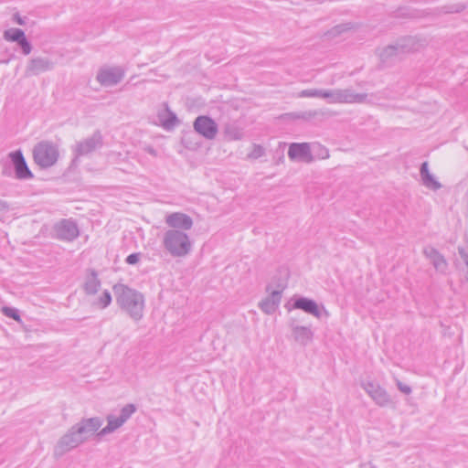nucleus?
I'll return each instance as SVG.
<instances>
[{"instance_id":"nucleus-1","label":"nucleus","mask_w":468,"mask_h":468,"mask_svg":"<svg viewBox=\"0 0 468 468\" xmlns=\"http://www.w3.org/2000/svg\"><path fill=\"white\" fill-rule=\"evenodd\" d=\"M116 302L131 318L139 321L144 315V298L138 291L118 283L113 286Z\"/></svg>"},{"instance_id":"nucleus-2","label":"nucleus","mask_w":468,"mask_h":468,"mask_svg":"<svg viewBox=\"0 0 468 468\" xmlns=\"http://www.w3.org/2000/svg\"><path fill=\"white\" fill-rule=\"evenodd\" d=\"M164 249L175 258H183L188 255L193 248L188 234L179 229H168L163 235Z\"/></svg>"},{"instance_id":"nucleus-3","label":"nucleus","mask_w":468,"mask_h":468,"mask_svg":"<svg viewBox=\"0 0 468 468\" xmlns=\"http://www.w3.org/2000/svg\"><path fill=\"white\" fill-rule=\"evenodd\" d=\"M59 156L58 147L50 141H41L33 149L35 163L42 168L54 165Z\"/></svg>"},{"instance_id":"nucleus-4","label":"nucleus","mask_w":468,"mask_h":468,"mask_svg":"<svg viewBox=\"0 0 468 468\" xmlns=\"http://www.w3.org/2000/svg\"><path fill=\"white\" fill-rule=\"evenodd\" d=\"M136 411V407L134 404H126L122 408L120 415L116 417L115 415L110 414L107 416V425L102 428L99 432L98 436L102 437L107 434H110L115 431L117 429L122 427Z\"/></svg>"},{"instance_id":"nucleus-5","label":"nucleus","mask_w":468,"mask_h":468,"mask_svg":"<svg viewBox=\"0 0 468 468\" xmlns=\"http://www.w3.org/2000/svg\"><path fill=\"white\" fill-rule=\"evenodd\" d=\"M360 386L378 406L388 407L392 403L391 397L379 383L366 379Z\"/></svg>"},{"instance_id":"nucleus-6","label":"nucleus","mask_w":468,"mask_h":468,"mask_svg":"<svg viewBox=\"0 0 468 468\" xmlns=\"http://www.w3.org/2000/svg\"><path fill=\"white\" fill-rule=\"evenodd\" d=\"M82 440L80 439L77 431L73 426L58 441L54 448L55 457H61L66 452L77 448L82 444Z\"/></svg>"},{"instance_id":"nucleus-7","label":"nucleus","mask_w":468,"mask_h":468,"mask_svg":"<svg viewBox=\"0 0 468 468\" xmlns=\"http://www.w3.org/2000/svg\"><path fill=\"white\" fill-rule=\"evenodd\" d=\"M193 128L199 135L209 141L214 140L218 133L217 122L207 115L197 116L193 122Z\"/></svg>"},{"instance_id":"nucleus-8","label":"nucleus","mask_w":468,"mask_h":468,"mask_svg":"<svg viewBox=\"0 0 468 468\" xmlns=\"http://www.w3.org/2000/svg\"><path fill=\"white\" fill-rule=\"evenodd\" d=\"M102 423L103 421L101 418L92 417L80 420L73 425V428L77 431L80 439L82 440V442H85L99 431Z\"/></svg>"},{"instance_id":"nucleus-9","label":"nucleus","mask_w":468,"mask_h":468,"mask_svg":"<svg viewBox=\"0 0 468 468\" xmlns=\"http://www.w3.org/2000/svg\"><path fill=\"white\" fill-rule=\"evenodd\" d=\"M124 74L121 67H103L99 69L96 80L103 87H112L122 81Z\"/></svg>"},{"instance_id":"nucleus-10","label":"nucleus","mask_w":468,"mask_h":468,"mask_svg":"<svg viewBox=\"0 0 468 468\" xmlns=\"http://www.w3.org/2000/svg\"><path fill=\"white\" fill-rule=\"evenodd\" d=\"M102 146V136L100 132H95L90 137L78 142L73 148L75 158L91 154Z\"/></svg>"},{"instance_id":"nucleus-11","label":"nucleus","mask_w":468,"mask_h":468,"mask_svg":"<svg viewBox=\"0 0 468 468\" xmlns=\"http://www.w3.org/2000/svg\"><path fill=\"white\" fill-rule=\"evenodd\" d=\"M288 157L292 161L310 164L314 162V156L311 151L309 143H292L289 145Z\"/></svg>"},{"instance_id":"nucleus-12","label":"nucleus","mask_w":468,"mask_h":468,"mask_svg":"<svg viewBox=\"0 0 468 468\" xmlns=\"http://www.w3.org/2000/svg\"><path fill=\"white\" fill-rule=\"evenodd\" d=\"M8 157L10 158L14 169L16 177L20 180H27L33 178V174L27 166L26 159L21 150H16L9 153Z\"/></svg>"},{"instance_id":"nucleus-13","label":"nucleus","mask_w":468,"mask_h":468,"mask_svg":"<svg viewBox=\"0 0 468 468\" xmlns=\"http://www.w3.org/2000/svg\"><path fill=\"white\" fill-rule=\"evenodd\" d=\"M292 307L294 309L302 310L316 318H321L323 315L325 317L329 316V313L326 309L324 307L320 309L314 300L306 297L296 298L292 303Z\"/></svg>"},{"instance_id":"nucleus-14","label":"nucleus","mask_w":468,"mask_h":468,"mask_svg":"<svg viewBox=\"0 0 468 468\" xmlns=\"http://www.w3.org/2000/svg\"><path fill=\"white\" fill-rule=\"evenodd\" d=\"M54 69V63L48 58L36 57L28 60L25 75L27 77L37 76L43 72L52 70Z\"/></svg>"},{"instance_id":"nucleus-15","label":"nucleus","mask_w":468,"mask_h":468,"mask_svg":"<svg viewBox=\"0 0 468 468\" xmlns=\"http://www.w3.org/2000/svg\"><path fill=\"white\" fill-rule=\"evenodd\" d=\"M57 238L61 240L72 241L79 237L80 231L75 221L62 219L55 226Z\"/></svg>"},{"instance_id":"nucleus-16","label":"nucleus","mask_w":468,"mask_h":468,"mask_svg":"<svg viewBox=\"0 0 468 468\" xmlns=\"http://www.w3.org/2000/svg\"><path fill=\"white\" fill-rule=\"evenodd\" d=\"M165 223L170 229L186 231L192 229L193 219L190 216L182 212H173L165 217Z\"/></svg>"},{"instance_id":"nucleus-17","label":"nucleus","mask_w":468,"mask_h":468,"mask_svg":"<svg viewBox=\"0 0 468 468\" xmlns=\"http://www.w3.org/2000/svg\"><path fill=\"white\" fill-rule=\"evenodd\" d=\"M396 43L403 55L410 52L419 51L428 44V41L423 37L409 36L398 39Z\"/></svg>"},{"instance_id":"nucleus-18","label":"nucleus","mask_w":468,"mask_h":468,"mask_svg":"<svg viewBox=\"0 0 468 468\" xmlns=\"http://www.w3.org/2000/svg\"><path fill=\"white\" fill-rule=\"evenodd\" d=\"M293 339L300 345L305 346L312 342L314 333L309 326L297 325L293 322L290 324Z\"/></svg>"},{"instance_id":"nucleus-19","label":"nucleus","mask_w":468,"mask_h":468,"mask_svg":"<svg viewBox=\"0 0 468 468\" xmlns=\"http://www.w3.org/2000/svg\"><path fill=\"white\" fill-rule=\"evenodd\" d=\"M423 254L430 260L436 271L445 272L448 263L445 258L433 247L428 246L423 249Z\"/></svg>"},{"instance_id":"nucleus-20","label":"nucleus","mask_w":468,"mask_h":468,"mask_svg":"<svg viewBox=\"0 0 468 468\" xmlns=\"http://www.w3.org/2000/svg\"><path fill=\"white\" fill-rule=\"evenodd\" d=\"M282 299V293L280 291H273L271 295L263 299L259 306L262 312L267 314H273L278 308Z\"/></svg>"},{"instance_id":"nucleus-21","label":"nucleus","mask_w":468,"mask_h":468,"mask_svg":"<svg viewBox=\"0 0 468 468\" xmlns=\"http://www.w3.org/2000/svg\"><path fill=\"white\" fill-rule=\"evenodd\" d=\"M367 93H357L352 89H342V104L368 103Z\"/></svg>"},{"instance_id":"nucleus-22","label":"nucleus","mask_w":468,"mask_h":468,"mask_svg":"<svg viewBox=\"0 0 468 468\" xmlns=\"http://www.w3.org/2000/svg\"><path fill=\"white\" fill-rule=\"evenodd\" d=\"M420 174L425 187L431 190H438L441 187V183L430 173L428 162L421 164Z\"/></svg>"},{"instance_id":"nucleus-23","label":"nucleus","mask_w":468,"mask_h":468,"mask_svg":"<svg viewBox=\"0 0 468 468\" xmlns=\"http://www.w3.org/2000/svg\"><path fill=\"white\" fill-rule=\"evenodd\" d=\"M401 55L402 52H400L397 43L388 45L378 50L379 58L383 63H389Z\"/></svg>"},{"instance_id":"nucleus-24","label":"nucleus","mask_w":468,"mask_h":468,"mask_svg":"<svg viewBox=\"0 0 468 468\" xmlns=\"http://www.w3.org/2000/svg\"><path fill=\"white\" fill-rule=\"evenodd\" d=\"M101 287V281L98 278L97 272L90 270V275L87 276L84 283V291L89 295H94L98 292Z\"/></svg>"},{"instance_id":"nucleus-25","label":"nucleus","mask_w":468,"mask_h":468,"mask_svg":"<svg viewBox=\"0 0 468 468\" xmlns=\"http://www.w3.org/2000/svg\"><path fill=\"white\" fill-rule=\"evenodd\" d=\"M158 117L162 122L163 127L166 130L174 128L177 122L176 115L167 107L163 112L159 113Z\"/></svg>"},{"instance_id":"nucleus-26","label":"nucleus","mask_w":468,"mask_h":468,"mask_svg":"<svg viewBox=\"0 0 468 468\" xmlns=\"http://www.w3.org/2000/svg\"><path fill=\"white\" fill-rule=\"evenodd\" d=\"M224 134L227 140L229 141H239L244 136L242 129L234 123H228L225 125Z\"/></svg>"},{"instance_id":"nucleus-27","label":"nucleus","mask_w":468,"mask_h":468,"mask_svg":"<svg viewBox=\"0 0 468 468\" xmlns=\"http://www.w3.org/2000/svg\"><path fill=\"white\" fill-rule=\"evenodd\" d=\"M323 99L331 104H342V89L324 90Z\"/></svg>"},{"instance_id":"nucleus-28","label":"nucleus","mask_w":468,"mask_h":468,"mask_svg":"<svg viewBox=\"0 0 468 468\" xmlns=\"http://www.w3.org/2000/svg\"><path fill=\"white\" fill-rule=\"evenodd\" d=\"M352 27H353V25L351 23L340 24V25L334 27L330 30H328L325 33V36L328 38H335V37L340 36L342 33L350 30Z\"/></svg>"},{"instance_id":"nucleus-29","label":"nucleus","mask_w":468,"mask_h":468,"mask_svg":"<svg viewBox=\"0 0 468 468\" xmlns=\"http://www.w3.org/2000/svg\"><path fill=\"white\" fill-rule=\"evenodd\" d=\"M24 36L25 32L20 28H9L5 30L3 34L5 40L16 43Z\"/></svg>"},{"instance_id":"nucleus-30","label":"nucleus","mask_w":468,"mask_h":468,"mask_svg":"<svg viewBox=\"0 0 468 468\" xmlns=\"http://www.w3.org/2000/svg\"><path fill=\"white\" fill-rule=\"evenodd\" d=\"M112 303V295L109 291L105 290L96 302L93 303L101 309H104Z\"/></svg>"},{"instance_id":"nucleus-31","label":"nucleus","mask_w":468,"mask_h":468,"mask_svg":"<svg viewBox=\"0 0 468 468\" xmlns=\"http://www.w3.org/2000/svg\"><path fill=\"white\" fill-rule=\"evenodd\" d=\"M323 90L317 89H309L303 90L299 94V98H322L323 99Z\"/></svg>"},{"instance_id":"nucleus-32","label":"nucleus","mask_w":468,"mask_h":468,"mask_svg":"<svg viewBox=\"0 0 468 468\" xmlns=\"http://www.w3.org/2000/svg\"><path fill=\"white\" fill-rule=\"evenodd\" d=\"M264 154H265L264 148L260 144H254L252 145L251 152L248 154V158L249 159H258V158L263 156Z\"/></svg>"},{"instance_id":"nucleus-33","label":"nucleus","mask_w":468,"mask_h":468,"mask_svg":"<svg viewBox=\"0 0 468 468\" xmlns=\"http://www.w3.org/2000/svg\"><path fill=\"white\" fill-rule=\"evenodd\" d=\"M16 43L20 46L22 53L24 55H28L31 53L32 46L30 42L27 39L26 35L22 37Z\"/></svg>"},{"instance_id":"nucleus-34","label":"nucleus","mask_w":468,"mask_h":468,"mask_svg":"<svg viewBox=\"0 0 468 468\" xmlns=\"http://www.w3.org/2000/svg\"><path fill=\"white\" fill-rule=\"evenodd\" d=\"M3 314L10 318H13L16 321H20V315L18 314V311L12 307H4L3 308Z\"/></svg>"},{"instance_id":"nucleus-35","label":"nucleus","mask_w":468,"mask_h":468,"mask_svg":"<svg viewBox=\"0 0 468 468\" xmlns=\"http://www.w3.org/2000/svg\"><path fill=\"white\" fill-rule=\"evenodd\" d=\"M396 385L398 389L403 394L410 395L412 392V389L409 385L402 383L399 379H396Z\"/></svg>"},{"instance_id":"nucleus-36","label":"nucleus","mask_w":468,"mask_h":468,"mask_svg":"<svg viewBox=\"0 0 468 468\" xmlns=\"http://www.w3.org/2000/svg\"><path fill=\"white\" fill-rule=\"evenodd\" d=\"M463 8H464V5H452V6H449V7H444L443 13H446V14L458 13V12L462 11Z\"/></svg>"},{"instance_id":"nucleus-37","label":"nucleus","mask_w":468,"mask_h":468,"mask_svg":"<svg viewBox=\"0 0 468 468\" xmlns=\"http://www.w3.org/2000/svg\"><path fill=\"white\" fill-rule=\"evenodd\" d=\"M140 260V253H132L127 256L125 261L130 265L136 264Z\"/></svg>"},{"instance_id":"nucleus-38","label":"nucleus","mask_w":468,"mask_h":468,"mask_svg":"<svg viewBox=\"0 0 468 468\" xmlns=\"http://www.w3.org/2000/svg\"><path fill=\"white\" fill-rule=\"evenodd\" d=\"M320 153L317 154V158L319 159H327L329 158V151L327 148L319 145Z\"/></svg>"},{"instance_id":"nucleus-39","label":"nucleus","mask_w":468,"mask_h":468,"mask_svg":"<svg viewBox=\"0 0 468 468\" xmlns=\"http://www.w3.org/2000/svg\"><path fill=\"white\" fill-rule=\"evenodd\" d=\"M458 252L468 268V251L464 248L459 247Z\"/></svg>"},{"instance_id":"nucleus-40","label":"nucleus","mask_w":468,"mask_h":468,"mask_svg":"<svg viewBox=\"0 0 468 468\" xmlns=\"http://www.w3.org/2000/svg\"><path fill=\"white\" fill-rule=\"evenodd\" d=\"M13 20H14L16 23H17L18 25H21V26L25 25V20H24V18H22V17L19 16V14H17V13L14 15V16H13Z\"/></svg>"},{"instance_id":"nucleus-41","label":"nucleus","mask_w":468,"mask_h":468,"mask_svg":"<svg viewBox=\"0 0 468 468\" xmlns=\"http://www.w3.org/2000/svg\"><path fill=\"white\" fill-rule=\"evenodd\" d=\"M9 206L6 201L0 199V213L7 211Z\"/></svg>"},{"instance_id":"nucleus-42","label":"nucleus","mask_w":468,"mask_h":468,"mask_svg":"<svg viewBox=\"0 0 468 468\" xmlns=\"http://www.w3.org/2000/svg\"><path fill=\"white\" fill-rule=\"evenodd\" d=\"M318 114L316 111H309L303 114V118H314Z\"/></svg>"},{"instance_id":"nucleus-43","label":"nucleus","mask_w":468,"mask_h":468,"mask_svg":"<svg viewBox=\"0 0 468 468\" xmlns=\"http://www.w3.org/2000/svg\"><path fill=\"white\" fill-rule=\"evenodd\" d=\"M147 152H148L151 155H153V156H156V155H157V152H156V150H154V148H152V147H149V148L147 149Z\"/></svg>"}]
</instances>
